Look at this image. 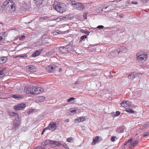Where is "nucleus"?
I'll return each instance as SVG.
<instances>
[{
    "label": "nucleus",
    "instance_id": "obj_31",
    "mask_svg": "<svg viewBox=\"0 0 149 149\" xmlns=\"http://www.w3.org/2000/svg\"><path fill=\"white\" fill-rule=\"evenodd\" d=\"M116 138V137L115 136H112L111 139V140L112 142H114L115 140V139Z\"/></svg>",
    "mask_w": 149,
    "mask_h": 149
},
{
    "label": "nucleus",
    "instance_id": "obj_43",
    "mask_svg": "<svg viewBox=\"0 0 149 149\" xmlns=\"http://www.w3.org/2000/svg\"><path fill=\"white\" fill-rule=\"evenodd\" d=\"M48 17L47 16H44L42 17H40L41 19H46L47 18H48Z\"/></svg>",
    "mask_w": 149,
    "mask_h": 149
},
{
    "label": "nucleus",
    "instance_id": "obj_29",
    "mask_svg": "<svg viewBox=\"0 0 149 149\" xmlns=\"http://www.w3.org/2000/svg\"><path fill=\"white\" fill-rule=\"evenodd\" d=\"M34 149H45V148L43 147L42 146H38L36 147Z\"/></svg>",
    "mask_w": 149,
    "mask_h": 149
},
{
    "label": "nucleus",
    "instance_id": "obj_24",
    "mask_svg": "<svg viewBox=\"0 0 149 149\" xmlns=\"http://www.w3.org/2000/svg\"><path fill=\"white\" fill-rule=\"evenodd\" d=\"M149 126V122H147L145 123L143 126L142 128L144 129L146 127H148Z\"/></svg>",
    "mask_w": 149,
    "mask_h": 149
},
{
    "label": "nucleus",
    "instance_id": "obj_45",
    "mask_svg": "<svg viewBox=\"0 0 149 149\" xmlns=\"http://www.w3.org/2000/svg\"><path fill=\"white\" fill-rule=\"evenodd\" d=\"M47 129H46V127L45 128H44L42 130V133H41V134L42 135L44 132H45V130H46Z\"/></svg>",
    "mask_w": 149,
    "mask_h": 149
},
{
    "label": "nucleus",
    "instance_id": "obj_23",
    "mask_svg": "<svg viewBox=\"0 0 149 149\" xmlns=\"http://www.w3.org/2000/svg\"><path fill=\"white\" fill-rule=\"evenodd\" d=\"M54 144L58 146H59L61 145L60 142L57 141H52V144Z\"/></svg>",
    "mask_w": 149,
    "mask_h": 149
},
{
    "label": "nucleus",
    "instance_id": "obj_10",
    "mask_svg": "<svg viewBox=\"0 0 149 149\" xmlns=\"http://www.w3.org/2000/svg\"><path fill=\"white\" fill-rule=\"evenodd\" d=\"M20 123V120H17L15 119L13 123V129H15V130L17 129L19 127Z\"/></svg>",
    "mask_w": 149,
    "mask_h": 149
},
{
    "label": "nucleus",
    "instance_id": "obj_9",
    "mask_svg": "<svg viewBox=\"0 0 149 149\" xmlns=\"http://www.w3.org/2000/svg\"><path fill=\"white\" fill-rule=\"evenodd\" d=\"M26 105L24 104L21 103L15 105L14 107V109L16 110H19L25 108Z\"/></svg>",
    "mask_w": 149,
    "mask_h": 149
},
{
    "label": "nucleus",
    "instance_id": "obj_17",
    "mask_svg": "<svg viewBox=\"0 0 149 149\" xmlns=\"http://www.w3.org/2000/svg\"><path fill=\"white\" fill-rule=\"evenodd\" d=\"M52 141H51L49 140H46L45 141H44L42 143V145L43 146H45L48 145L49 144H52Z\"/></svg>",
    "mask_w": 149,
    "mask_h": 149
},
{
    "label": "nucleus",
    "instance_id": "obj_5",
    "mask_svg": "<svg viewBox=\"0 0 149 149\" xmlns=\"http://www.w3.org/2000/svg\"><path fill=\"white\" fill-rule=\"evenodd\" d=\"M133 140L132 138H130V139L128 140V141L124 144V146H126L128 143H130V144L129 145V146L130 148H131L132 147H134L137 145L139 143L138 140H136L133 143H132Z\"/></svg>",
    "mask_w": 149,
    "mask_h": 149
},
{
    "label": "nucleus",
    "instance_id": "obj_13",
    "mask_svg": "<svg viewBox=\"0 0 149 149\" xmlns=\"http://www.w3.org/2000/svg\"><path fill=\"white\" fill-rule=\"evenodd\" d=\"M32 87H25L24 88V91L25 93L29 94L30 93L31 94L32 91Z\"/></svg>",
    "mask_w": 149,
    "mask_h": 149
},
{
    "label": "nucleus",
    "instance_id": "obj_35",
    "mask_svg": "<svg viewBox=\"0 0 149 149\" xmlns=\"http://www.w3.org/2000/svg\"><path fill=\"white\" fill-rule=\"evenodd\" d=\"M81 118V122H83L86 120V118L85 116H81L80 117Z\"/></svg>",
    "mask_w": 149,
    "mask_h": 149
},
{
    "label": "nucleus",
    "instance_id": "obj_19",
    "mask_svg": "<svg viewBox=\"0 0 149 149\" xmlns=\"http://www.w3.org/2000/svg\"><path fill=\"white\" fill-rule=\"evenodd\" d=\"M60 50L64 53H66L68 51L67 49L65 47H61L60 48Z\"/></svg>",
    "mask_w": 149,
    "mask_h": 149
},
{
    "label": "nucleus",
    "instance_id": "obj_47",
    "mask_svg": "<svg viewBox=\"0 0 149 149\" xmlns=\"http://www.w3.org/2000/svg\"><path fill=\"white\" fill-rule=\"evenodd\" d=\"M79 83V81H77L75 83V84H78Z\"/></svg>",
    "mask_w": 149,
    "mask_h": 149
},
{
    "label": "nucleus",
    "instance_id": "obj_15",
    "mask_svg": "<svg viewBox=\"0 0 149 149\" xmlns=\"http://www.w3.org/2000/svg\"><path fill=\"white\" fill-rule=\"evenodd\" d=\"M99 137L98 136H96L95 138L93 139V141L91 143V145H95L99 141Z\"/></svg>",
    "mask_w": 149,
    "mask_h": 149
},
{
    "label": "nucleus",
    "instance_id": "obj_22",
    "mask_svg": "<svg viewBox=\"0 0 149 149\" xmlns=\"http://www.w3.org/2000/svg\"><path fill=\"white\" fill-rule=\"evenodd\" d=\"M134 73L133 72L132 74L129 75L128 76V78L130 79H133L134 78V75H135V74H134Z\"/></svg>",
    "mask_w": 149,
    "mask_h": 149
},
{
    "label": "nucleus",
    "instance_id": "obj_1",
    "mask_svg": "<svg viewBox=\"0 0 149 149\" xmlns=\"http://www.w3.org/2000/svg\"><path fill=\"white\" fill-rule=\"evenodd\" d=\"M53 7L58 12L63 13L65 11L66 5L64 3L55 1L53 5Z\"/></svg>",
    "mask_w": 149,
    "mask_h": 149
},
{
    "label": "nucleus",
    "instance_id": "obj_39",
    "mask_svg": "<svg viewBox=\"0 0 149 149\" xmlns=\"http://www.w3.org/2000/svg\"><path fill=\"white\" fill-rule=\"evenodd\" d=\"M27 56V55H26V54H23V55H22L19 56L17 57H26Z\"/></svg>",
    "mask_w": 149,
    "mask_h": 149
},
{
    "label": "nucleus",
    "instance_id": "obj_8",
    "mask_svg": "<svg viewBox=\"0 0 149 149\" xmlns=\"http://www.w3.org/2000/svg\"><path fill=\"white\" fill-rule=\"evenodd\" d=\"M71 4L72 5L76 6V7L78 8L79 9H84V6H83L82 4L80 3H78L74 1H72L71 2Z\"/></svg>",
    "mask_w": 149,
    "mask_h": 149
},
{
    "label": "nucleus",
    "instance_id": "obj_30",
    "mask_svg": "<svg viewBox=\"0 0 149 149\" xmlns=\"http://www.w3.org/2000/svg\"><path fill=\"white\" fill-rule=\"evenodd\" d=\"M75 98L74 97H71L67 101L68 102H71L72 101L74 100Z\"/></svg>",
    "mask_w": 149,
    "mask_h": 149
},
{
    "label": "nucleus",
    "instance_id": "obj_4",
    "mask_svg": "<svg viewBox=\"0 0 149 149\" xmlns=\"http://www.w3.org/2000/svg\"><path fill=\"white\" fill-rule=\"evenodd\" d=\"M121 106L126 109L125 111L127 113L134 114V111L131 109H127V107L131 106V103L128 101L124 100L120 104Z\"/></svg>",
    "mask_w": 149,
    "mask_h": 149
},
{
    "label": "nucleus",
    "instance_id": "obj_52",
    "mask_svg": "<svg viewBox=\"0 0 149 149\" xmlns=\"http://www.w3.org/2000/svg\"><path fill=\"white\" fill-rule=\"evenodd\" d=\"M107 6L106 7V8H105V9H107Z\"/></svg>",
    "mask_w": 149,
    "mask_h": 149
},
{
    "label": "nucleus",
    "instance_id": "obj_32",
    "mask_svg": "<svg viewBox=\"0 0 149 149\" xmlns=\"http://www.w3.org/2000/svg\"><path fill=\"white\" fill-rule=\"evenodd\" d=\"M73 139V138L72 137H69L67 139V141L68 142H71V141Z\"/></svg>",
    "mask_w": 149,
    "mask_h": 149
},
{
    "label": "nucleus",
    "instance_id": "obj_2",
    "mask_svg": "<svg viewBox=\"0 0 149 149\" xmlns=\"http://www.w3.org/2000/svg\"><path fill=\"white\" fill-rule=\"evenodd\" d=\"M3 6L4 8L8 6L10 8V11L11 13H13L15 10V4L12 0L6 1L3 3Z\"/></svg>",
    "mask_w": 149,
    "mask_h": 149
},
{
    "label": "nucleus",
    "instance_id": "obj_16",
    "mask_svg": "<svg viewBox=\"0 0 149 149\" xmlns=\"http://www.w3.org/2000/svg\"><path fill=\"white\" fill-rule=\"evenodd\" d=\"M8 59L7 58L6 56H3L1 57V64L4 63L6 62Z\"/></svg>",
    "mask_w": 149,
    "mask_h": 149
},
{
    "label": "nucleus",
    "instance_id": "obj_36",
    "mask_svg": "<svg viewBox=\"0 0 149 149\" xmlns=\"http://www.w3.org/2000/svg\"><path fill=\"white\" fill-rule=\"evenodd\" d=\"M63 146L66 149H69V147L65 143H64L63 144Z\"/></svg>",
    "mask_w": 149,
    "mask_h": 149
},
{
    "label": "nucleus",
    "instance_id": "obj_48",
    "mask_svg": "<svg viewBox=\"0 0 149 149\" xmlns=\"http://www.w3.org/2000/svg\"><path fill=\"white\" fill-rule=\"evenodd\" d=\"M66 121L67 122H68L69 121V119H66Z\"/></svg>",
    "mask_w": 149,
    "mask_h": 149
},
{
    "label": "nucleus",
    "instance_id": "obj_49",
    "mask_svg": "<svg viewBox=\"0 0 149 149\" xmlns=\"http://www.w3.org/2000/svg\"><path fill=\"white\" fill-rule=\"evenodd\" d=\"M20 118H21L19 116H18V119H20Z\"/></svg>",
    "mask_w": 149,
    "mask_h": 149
},
{
    "label": "nucleus",
    "instance_id": "obj_25",
    "mask_svg": "<svg viewBox=\"0 0 149 149\" xmlns=\"http://www.w3.org/2000/svg\"><path fill=\"white\" fill-rule=\"evenodd\" d=\"M39 100L40 102H42L45 100V98L43 96H41L39 97Z\"/></svg>",
    "mask_w": 149,
    "mask_h": 149
},
{
    "label": "nucleus",
    "instance_id": "obj_41",
    "mask_svg": "<svg viewBox=\"0 0 149 149\" xmlns=\"http://www.w3.org/2000/svg\"><path fill=\"white\" fill-rule=\"evenodd\" d=\"M104 27V26H102V25H99V26H98L97 27V28H98V29H99V28H100V29H102Z\"/></svg>",
    "mask_w": 149,
    "mask_h": 149
},
{
    "label": "nucleus",
    "instance_id": "obj_27",
    "mask_svg": "<svg viewBox=\"0 0 149 149\" xmlns=\"http://www.w3.org/2000/svg\"><path fill=\"white\" fill-rule=\"evenodd\" d=\"M80 31L81 32L84 33L86 34H89V32L87 31H85L83 29H81L80 30Z\"/></svg>",
    "mask_w": 149,
    "mask_h": 149
},
{
    "label": "nucleus",
    "instance_id": "obj_12",
    "mask_svg": "<svg viewBox=\"0 0 149 149\" xmlns=\"http://www.w3.org/2000/svg\"><path fill=\"white\" fill-rule=\"evenodd\" d=\"M56 66L55 65H50L47 68V70L49 72H52L56 70Z\"/></svg>",
    "mask_w": 149,
    "mask_h": 149
},
{
    "label": "nucleus",
    "instance_id": "obj_42",
    "mask_svg": "<svg viewBox=\"0 0 149 149\" xmlns=\"http://www.w3.org/2000/svg\"><path fill=\"white\" fill-rule=\"evenodd\" d=\"M149 1V0H141V1L143 3H146Z\"/></svg>",
    "mask_w": 149,
    "mask_h": 149
},
{
    "label": "nucleus",
    "instance_id": "obj_53",
    "mask_svg": "<svg viewBox=\"0 0 149 149\" xmlns=\"http://www.w3.org/2000/svg\"><path fill=\"white\" fill-rule=\"evenodd\" d=\"M123 48L124 49L125 48V47H123Z\"/></svg>",
    "mask_w": 149,
    "mask_h": 149
},
{
    "label": "nucleus",
    "instance_id": "obj_18",
    "mask_svg": "<svg viewBox=\"0 0 149 149\" xmlns=\"http://www.w3.org/2000/svg\"><path fill=\"white\" fill-rule=\"evenodd\" d=\"M42 0H36V4L37 6H40L41 5L42 3Z\"/></svg>",
    "mask_w": 149,
    "mask_h": 149
},
{
    "label": "nucleus",
    "instance_id": "obj_50",
    "mask_svg": "<svg viewBox=\"0 0 149 149\" xmlns=\"http://www.w3.org/2000/svg\"><path fill=\"white\" fill-rule=\"evenodd\" d=\"M62 70V69H61V68L59 69V70L60 71H61V70Z\"/></svg>",
    "mask_w": 149,
    "mask_h": 149
},
{
    "label": "nucleus",
    "instance_id": "obj_11",
    "mask_svg": "<svg viewBox=\"0 0 149 149\" xmlns=\"http://www.w3.org/2000/svg\"><path fill=\"white\" fill-rule=\"evenodd\" d=\"M43 50V49H41L36 50L32 54V57H35L40 55L41 53V52Z\"/></svg>",
    "mask_w": 149,
    "mask_h": 149
},
{
    "label": "nucleus",
    "instance_id": "obj_38",
    "mask_svg": "<svg viewBox=\"0 0 149 149\" xmlns=\"http://www.w3.org/2000/svg\"><path fill=\"white\" fill-rule=\"evenodd\" d=\"M81 118L80 117H79L76 119V121H77L78 123L81 122Z\"/></svg>",
    "mask_w": 149,
    "mask_h": 149
},
{
    "label": "nucleus",
    "instance_id": "obj_6",
    "mask_svg": "<svg viewBox=\"0 0 149 149\" xmlns=\"http://www.w3.org/2000/svg\"><path fill=\"white\" fill-rule=\"evenodd\" d=\"M43 88L41 87L32 86L31 94H38L43 91Z\"/></svg>",
    "mask_w": 149,
    "mask_h": 149
},
{
    "label": "nucleus",
    "instance_id": "obj_28",
    "mask_svg": "<svg viewBox=\"0 0 149 149\" xmlns=\"http://www.w3.org/2000/svg\"><path fill=\"white\" fill-rule=\"evenodd\" d=\"M87 37V36L86 35H84L83 36H82L81 38V39L80 40V42H81L83 41V40L84 39L86 38Z\"/></svg>",
    "mask_w": 149,
    "mask_h": 149
},
{
    "label": "nucleus",
    "instance_id": "obj_44",
    "mask_svg": "<svg viewBox=\"0 0 149 149\" xmlns=\"http://www.w3.org/2000/svg\"><path fill=\"white\" fill-rule=\"evenodd\" d=\"M131 3L132 4H136L138 3L137 2H136V1L134 2L133 1H131Z\"/></svg>",
    "mask_w": 149,
    "mask_h": 149
},
{
    "label": "nucleus",
    "instance_id": "obj_33",
    "mask_svg": "<svg viewBox=\"0 0 149 149\" xmlns=\"http://www.w3.org/2000/svg\"><path fill=\"white\" fill-rule=\"evenodd\" d=\"M149 133L148 132H146L144 133L143 135V136H142V137L143 136V137H146L147 136H148L149 135Z\"/></svg>",
    "mask_w": 149,
    "mask_h": 149
},
{
    "label": "nucleus",
    "instance_id": "obj_40",
    "mask_svg": "<svg viewBox=\"0 0 149 149\" xmlns=\"http://www.w3.org/2000/svg\"><path fill=\"white\" fill-rule=\"evenodd\" d=\"M86 15H87V13H84V14L83 17H84V19H86L87 18V17H86Z\"/></svg>",
    "mask_w": 149,
    "mask_h": 149
},
{
    "label": "nucleus",
    "instance_id": "obj_3",
    "mask_svg": "<svg viewBox=\"0 0 149 149\" xmlns=\"http://www.w3.org/2000/svg\"><path fill=\"white\" fill-rule=\"evenodd\" d=\"M136 59L138 62L143 63L146 61L148 57L147 54L142 52H139L137 53L136 54Z\"/></svg>",
    "mask_w": 149,
    "mask_h": 149
},
{
    "label": "nucleus",
    "instance_id": "obj_21",
    "mask_svg": "<svg viewBox=\"0 0 149 149\" xmlns=\"http://www.w3.org/2000/svg\"><path fill=\"white\" fill-rule=\"evenodd\" d=\"M12 97L13 98L17 99H20L22 98V97L20 95H12Z\"/></svg>",
    "mask_w": 149,
    "mask_h": 149
},
{
    "label": "nucleus",
    "instance_id": "obj_37",
    "mask_svg": "<svg viewBox=\"0 0 149 149\" xmlns=\"http://www.w3.org/2000/svg\"><path fill=\"white\" fill-rule=\"evenodd\" d=\"M25 36L24 35H22L19 37V39L20 40H22L23 39L25 38Z\"/></svg>",
    "mask_w": 149,
    "mask_h": 149
},
{
    "label": "nucleus",
    "instance_id": "obj_14",
    "mask_svg": "<svg viewBox=\"0 0 149 149\" xmlns=\"http://www.w3.org/2000/svg\"><path fill=\"white\" fill-rule=\"evenodd\" d=\"M28 70V71L31 72H34L36 71V67L32 65H30L29 66Z\"/></svg>",
    "mask_w": 149,
    "mask_h": 149
},
{
    "label": "nucleus",
    "instance_id": "obj_26",
    "mask_svg": "<svg viewBox=\"0 0 149 149\" xmlns=\"http://www.w3.org/2000/svg\"><path fill=\"white\" fill-rule=\"evenodd\" d=\"M17 115V113H15V112H11L9 113L10 116H12V117L16 116Z\"/></svg>",
    "mask_w": 149,
    "mask_h": 149
},
{
    "label": "nucleus",
    "instance_id": "obj_51",
    "mask_svg": "<svg viewBox=\"0 0 149 149\" xmlns=\"http://www.w3.org/2000/svg\"><path fill=\"white\" fill-rule=\"evenodd\" d=\"M0 61H1V57H0ZM0 64H1V62H0Z\"/></svg>",
    "mask_w": 149,
    "mask_h": 149
},
{
    "label": "nucleus",
    "instance_id": "obj_46",
    "mask_svg": "<svg viewBox=\"0 0 149 149\" xmlns=\"http://www.w3.org/2000/svg\"><path fill=\"white\" fill-rule=\"evenodd\" d=\"M76 111V109H73L72 110L70 111V112L71 113H74Z\"/></svg>",
    "mask_w": 149,
    "mask_h": 149
},
{
    "label": "nucleus",
    "instance_id": "obj_7",
    "mask_svg": "<svg viewBox=\"0 0 149 149\" xmlns=\"http://www.w3.org/2000/svg\"><path fill=\"white\" fill-rule=\"evenodd\" d=\"M56 128V123L54 122H51L49 125L46 129L54 131Z\"/></svg>",
    "mask_w": 149,
    "mask_h": 149
},
{
    "label": "nucleus",
    "instance_id": "obj_20",
    "mask_svg": "<svg viewBox=\"0 0 149 149\" xmlns=\"http://www.w3.org/2000/svg\"><path fill=\"white\" fill-rule=\"evenodd\" d=\"M5 72L4 70H2L0 71V78L2 77L4 75Z\"/></svg>",
    "mask_w": 149,
    "mask_h": 149
},
{
    "label": "nucleus",
    "instance_id": "obj_34",
    "mask_svg": "<svg viewBox=\"0 0 149 149\" xmlns=\"http://www.w3.org/2000/svg\"><path fill=\"white\" fill-rule=\"evenodd\" d=\"M120 112L119 111H117L116 112V113L115 114L114 116H117L120 115Z\"/></svg>",
    "mask_w": 149,
    "mask_h": 149
}]
</instances>
